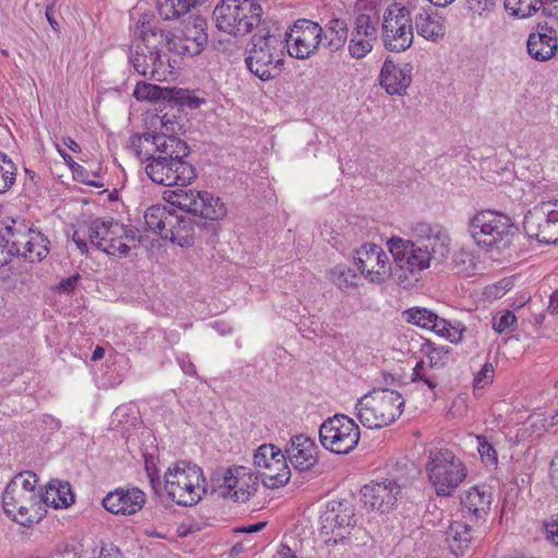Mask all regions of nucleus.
<instances>
[{
  "mask_svg": "<svg viewBox=\"0 0 558 558\" xmlns=\"http://www.w3.org/2000/svg\"><path fill=\"white\" fill-rule=\"evenodd\" d=\"M550 475L554 486L558 489V453L551 461L550 464Z\"/></svg>",
  "mask_w": 558,
  "mask_h": 558,
  "instance_id": "60",
  "label": "nucleus"
},
{
  "mask_svg": "<svg viewBox=\"0 0 558 558\" xmlns=\"http://www.w3.org/2000/svg\"><path fill=\"white\" fill-rule=\"evenodd\" d=\"M266 526V522H257L255 524H248V525H243V526H239V527H235L233 530L234 533H256V532H259L262 531L264 527Z\"/></svg>",
  "mask_w": 558,
  "mask_h": 558,
  "instance_id": "57",
  "label": "nucleus"
},
{
  "mask_svg": "<svg viewBox=\"0 0 558 558\" xmlns=\"http://www.w3.org/2000/svg\"><path fill=\"white\" fill-rule=\"evenodd\" d=\"M505 9L513 16L526 19L542 7H539V0H505Z\"/></svg>",
  "mask_w": 558,
  "mask_h": 558,
  "instance_id": "42",
  "label": "nucleus"
},
{
  "mask_svg": "<svg viewBox=\"0 0 558 558\" xmlns=\"http://www.w3.org/2000/svg\"><path fill=\"white\" fill-rule=\"evenodd\" d=\"M12 257H13L12 252H10V248L8 247L7 243L4 242V239L0 234V267L9 264L11 262Z\"/></svg>",
  "mask_w": 558,
  "mask_h": 558,
  "instance_id": "56",
  "label": "nucleus"
},
{
  "mask_svg": "<svg viewBox=\"0 0 558 558\" xmlns=\"http://www.w3.org/2000/svg\"><path fill=\"white\" fill-rule=\"evenodd\" d=\"M548 308L558 313V290L551 294Z\"/></svg>",
  "mask_w": 558,
  "mask_h": 558,
  "instance_id": "63",
  "label": "nucleus"
},
{
  "mask_svg": "<svg viewBox=\"0 0 558 558\" xmlns=\"http://www.w3.org/2000/svg\"><path fill=\"white\" fill-rule=\"evenodd\" d=\"M475 268L473 255L461 248L451 258V269L457 274L470 275Z\"/></svg>",
  "mask_w": 558,
  "mask_h": 558,
  "instance_id": "44",
  "label": "nucleus"
},
{
  "mask_svg": "<svg viewBox=\"0 0 558 558\" xmlns=\"http://www.w3.org/2000/svg\"><path fill=\"white\" fill-rule=\"evenodd\" d=\"M257 475L267 488L275 489L284 486L291 477L286 456L280 452L274 461H270V464L266 465L265 470H259Z\"/></svg>",
  "mask_w": 558,
  "mask_h": 558,
  "instance_id": "30",
  "label": "nucleus"
},
{
  "mask_svg": "<svg viewBox=\"0 0 558 558\" xmlns=\"http://www.w3.org/2000/svg\"><path fill=\"white\" fill-rule=\"evenodd\" d=\"M353 518V511L350 507L342 502H332L319 518L320 534L330 541L335 536L333 542L345 537L349 534V527Z\"/></svg>",
  "mask_w": 558,
  "mask_h": 558,
  "instance_id": "23",
  "label": "nucleus"
},
{
  "mask_svg": "<svg viewBox=\"0 0 558 558\" xmlns=\"http://www.w3.org/2000/svg\"><path fill=\"white\" fill-rule=\"evenodd\" d=\"M409 484V480L400 477L398 480L386 478L381 482H372L361 489L362 500L372 510L381 513L389 512L396 505L402 494V488Z\"/></svg>",
  "mask_w": 558,
  "mask_h": 558,
  "instance_id": "18",
  "label": "nucleus"
},
{
  "mask_svg": "<svg viewBox=\"0 0 558 558\" xmlns=\"http://www.w3.org/2000/svg\"><path fill=\"white\" fill-rule=\"evenodd\" d=\"M389 253L392 255L395 267L392 277L398 282H404L410 275H418L430 267L434 262L427 246H421L410 239L392 236L386 243Z\"/></svg>",
  "mask_w": 558,
  "mask_h": 558,
  "instance_id": "12",
  "label": "nucleus"
},
{
  "mask_svg": "<svg viewBox=\"0 0 558 558\" xmlns=\"http://www.w3.org/2000/svg\"><path fill=\"white\" fill-rule=\"evenodd\" d=\"M88 226H81L77 230L74 231L72 235V240L75 243L76 247L80 250L82 254L87 253V242L86 238H88L87 231Z\"/></svg>",
  "mask_w": 558,
  "mask_h": 558,
  "instance_id": "52",
  "label": "nucleus"
},
{
  "mask_svg": "<svg viewBox=\"0 0 558 558\" xmlns=\"http://www.w3.org/2000/svg\"><path fill=\"white\" fill-rule=\"evenodd\" d=\"M88 240L108 255L125 257L138 241L137 230L112 218L94 219L87 228Z\"/></svg>",
  "mask_w": 558,
  "mask_h": 558,
  "instance_id": "9",
  "label": "nucleus"
},
{
  "mask_svg": "<svg viewBox=\"0 0 558 558\" xmlns=\"http://www.w3.org/2000/svg\"><path fill=\"white\" fill-rule=\"evenodd\" d=\"M476 438L478 445L477 449L482 460L490 465L497 464L498 458L496 449L487 441L485 436H477Z\"/></svg>",
  "mask_w": 558,
  "mask_h": 558,
  "instance_id": "49",
  "label": "nucleus"
},
{
  "mask_svg": "<svg viewBox=\"0 0 558 558\" xmlns=\"http://www.w3.org/2000/svg\"><path fill=\"white\" fill-rule=\"evenodd\" d=\"M207 22L201 16H190L180 34L166 31L165 46L168 50L183 56L199 54L208 43Z\"/></svg>",
  "mask_w": 558,
  "mask_h": 558,
  "instance_id": "15",
  "label": "nucleus"
},
{
  "mask_svg": "<svg viewBox=\"0 0 558 558\" xmlns=\"http://www.w3.org/2000/svg\"><path fill=\"white\" fill-rule=\"evenodd\" d=\"M58 151L60 153V155L62 156V158L64 159V161L72 168H77V169H82V167L80 165H77L73 159L72 157L66 154L64 150L60 149L58 147Z\"/></svg>",
  "mask_w": 558,
  "mask_h": 558,
  "instance_id": "62",
  "label": "nucleus"
},
{
  "mask_svg": "<svg viewBox=\"0 0 558 558\" xmlns=\"http://www.w3.org/2000/svg\"><path fill=\"white\" fill-rule=\"evenodd\" d=\"M287 48L291 57L306 59L323 46V27L311 20H298L286 34Z\"/></svg>",
  "mask_w": 558,
  "mask_h": 558,
  "instance_id": "17",
  "label": "nucleus"
},
{
  "mask_svg": "<svg viewBox=\"0 0 558 558\" xmlns=\"http://www.w3.org/2000/svg\"><path fill=\"white\" fill-rule=\"evenodd\" d=\"M517 322L515 315L511 311L501 312L499 315L494 316L493 318V328L498 333L506 332L509 330Z\"/></svg>",
  "mask_w": 558,
  "mask_h": 558,
  "instance_id": "48",
  "label": "nucleus"
},
{
  "mask_svg": "<svg viewBox=\"0 0 558 558\" xmlns=\"http://www.w3.org/2000/svg\"><path fill=\"white\" fill-rule=\"evenodd\" d=\"M404 402L403 397L393 389L375 388L359 400V421L371 429L385 427L401 415Z\"/></svg>",
  "mask_w": 558,
  "mask_h": 558,
  "instance_id": "7",
  "label": "nucleus"
},
{
  "mask_svg": "<svg viewBox=\"0 0 558 558\" xmlns=\"http://www.w3.org/2000/svg\"><path fill=\"white\" fill-rule=\"evenodd\" d=\"M16 167L0 151V194L7 192L15 181Z\"/></svg>",
  "mask_w": 558,
  "mask_h": 558,
  "instance_id": "43",
  "label": "nucleus"
},
{
  "mask_svg": "<svg viewBox=\"0 0 558 558\" xmlns=\"http://www.w3.org/2000/svg\"><path fill=\"white\" fill-rule=\"evenodd\" d=\"M544 14L548 16H558V0H539Z\"/></svg>",
  "mask_w": 558,
  "mask_h": 558,
  "instance_id": "55",
  "label": "nucleus"
},
{
  "mask_svg": "<svg viewBox=\"0 0 558 558\" xmlns=\"http://www.w3.org/2000/svg\"><path fill=\"white\" fill-rule=\"evenodd\" d=\"M417 35L424 39L437 43L446 35L445 19L430 7L423 8L414 17Z\"/></svg>",
  "mask_w": 558,
  "mask_h": 558,
  "instance_id": "29",
  "label": "nucleus"
},
{
  "mask_svg": "<svg viewBox=\"0 0 558 558\" xmlns=\"http://www.w3.org/2000/svg\"><path fill=\"white\" fill-rule=\"evenodd\" d=\"M37 475L32 471L16 474L2 495L3 510L23 526L38 523L45 515L41 492L37 489Z\"/></svg>",
  "mask_w": 558,
  "mask_h": 558,
  "instance_id": "3",
  "label": "nucleus"
},
{
  "mask_svg": "<svg viewBox=\"0 0 558 558\" xmlns=\"http://www.w3.org/2000/svg\"><path fill=\"white\" fill-rule=\"evenodd\" d=\"M492 500V493L485 486H474L466 490L461 498L462 505L476 517L488 512Z\"/></svg>",
  "mask_w": 558,
  "mask_h": 558,
  "instance_id": "33",
  "label": "nucleus"
},
{
  "mask_svg": "<svg viewBox=\"0 0 558 558\" xmlns=\"http://www.w3.org/2000/svg\"><path fill=\"white\" fill-rule=\"evenodd\" d=\"M416 0H395L385 10L381 22V41L392 52L408 50L413 43V23L411 11Z\"/></svg>",
  "mask_w": 558,
  "mask_h": 558,
  "instance_id": "10",
  "label": "nucleus"
},
{
  "mask_svg": "<svg viewBox=\"0 0 558 558\" xmlns=\"http://www.w3.org/2000/svg\"><path fill=\"white\" fill-rule=\"evenodd\" d=\"M138 142L151 144L155 147L153 153H144L141 147L135 149L136 156L142 162L149 159L161 160V157L167 160L184 159L190 153L187 144L173 135L147 133L140 137Z\"/></svg>",
  "mask_w": 558,
  "mask_h": 558,
  "instance_id": "21",
  "label": "nucleus"
},
{
  "mask_svg": "<svg viewBox=\"0 0 558 558\" xmlns=\"http://www.w3.org/2000/svg\"><path fill=\"white\" fill-rule=\"evenodd\" d=\"M144 219L149 230L165 239L169 226L174 221V211L160 204L153 205L145 210Z\"/></svg>",
  "mask_w": 558,
  "mask_h": 558,
  "instance_id": "35",
  "label": "nucleus"
},
{
  "mask_svg": "<svg viewBox=\"0 0 558 558\" xmlns=\"http://www.w3.org/2000/svg\"><path fill=\"white\" fill-rule=\"evenodd\" d=\"M328 277L330 281L341 291L353 290L357 287V275L348 265L339 264L332 267Z\"/></svg>",
  "mask_w": 558,
  "mask_h": 558,
  "instance_id": "39",
  "label": "nucleus"
},
{
  "mask_svg": "<svg viewBox=\"0 0 558 558\" xmlns=\"http://www.w3.org/2000/svg\"><path fill=\"white\" fill-rule=\"evenodd\" d=\"M495 369L492 363H485L474 377V390L483 389L493 383Z\"/></svg>",
  "mask_w": 558,
  "mask_h": 558,
  "instance_id": "51",
  "label": "nucleus"
},
{
  "mask_svg": "<svg viewBox=\"0 0 558 558\" xmlns=\"http://www.w3.org/2000/svg\"><path fill=\"white\" fill-rule=\"evenodd\" d=\"M548 537L558 546V521H553L546 524Z\"/></svg>",
  "mask_w": 558,
  "mask_h": 558,
  "instance_id": "58",
  "label": "nucleus"
},
{
  "mask_svg": "<svg viewBox=\"0 0 558 558\" xmlns=\"http://www.w3.org/2000/svg\"><path fill=\"white\" fill-rule=\"evenodd\" d=\"M62 142L73 153H78L81 150L80 145L72 137H63Z\"/></svg>",
  "mask_w": 558,
  "mask_h": 558,
  "instance_id": "61",
  "label": "nucleus"
},
{
  "mask_svg": "<svg viewBox=\"0 0 558 558\" xmlns=\"http://www.w3.org/2000/svg\"><path fill=\"white\" fill-rule=\"evenodd\" d=\"M424 347L427 349L426 353L429 360V367H439L445 364V360L449 353L448 349H445L444 347L434 348L429 341Z\"/></svg>",
  "mask_w": 558,
  "mask_h": 558,
  "instance_id": "50",
  "label": "nucleus"
},
{
  "mask_svg": "<svg viewBox=\"0 0 558 558\" xmlns=\"http://www.w3.org/2000/svg\"><path fill=\"white\" fill-rule=\"evenodd\" d=\"M157 8L166 21L178 20L190 11L186 0H158Z\"/></svg>",
  "mask_w": 558,
  "mask_h": 558,
  "instance_id": "41",
  "label": "nucleus"
},
{
  "mask_svg": "<svg viewBox=\"0 0 558 558\" xmlns=\"http://www.w3.org/2000/svg\"><path fill=\"white\" fill-rule=\"evenodd\" d=\"M349 36L348 24L343 19H330L323 28V47L329 51L340 50Z\"/></svg>",
  "mask_w": 558,
  "mask_h": 558,
  "instance_id": "32",
  "label": "nucleus"
},
{
  "mask_svg": "<svg viewBox=\"0 0 558 558\" xmlns=\"http://www.w3.org/2000/svg\"><path fill=\"white\" fill-rule=\"evenodd\" d=\"M80 279H81V276L78 274H75L66 279L61 280L58 286V289L61 292L70 293L74 290V288L76 287Z\"/></svg>",
  "mask_w": 558,
  "mask_h": 558,
  "instance_id": "54",
  "label": "nucleus"
},
{
  "mask_svg": "<svg viewBox=\"0 0 558 558\" xmlns=\"http://www.w3.org/2000/svg\"><path fill=\"white\" fill-rule=\"evenodd\" d=\"M43 507L51 506L54 509L68 508L74 502V494L69 482L52 480L41 494Z\"/></svg>",
  "mask_w": 558,
  "mask_h": 558,
  "instance_id": "31",
  "label": "nucleus"
},
{
  "mask_svg": "<svg viewBox=\"0 0 558 558\" xmlns=\"http://www.w3.org/2000/svg\"><path fill=\"white\" fill-rule=\"evenodd\" d=\"M25 243L15 256H22L25 260L35 263L43 260L49 254V240L39 231L31 232Z\"/></svg>",
  "mask_w": 558,
  "mask_h": 558,
  "instance_id": "37",
  "label": "nucleus"
},
{
  "mask_svg": "<svg viewBox=\"0 0 558 558\" xmlns=\"http://www.w3.org/2000/svg\"><path fill=\"white\" fill-rule=\"evenodd\" d=\"M413 243L427 246V251L432 253L434 263L441 264L449 254V238L439 227L432 226L426 222H417L412 229Z\"/></svg>",
  "mask_w": 558,
  "mask_h": 558,
  "instance_id": "22",
  "label": "nucleus"
},
{
  "mask_svg": "<svg viewBox=\"0 0 558 558\" xmlns=\"http://www.w3.org/2000/svg\"><path fill=\"white\" fill-rule=\"evenodd\" d=\"M33 231L32 227H29L24 219H11L10 222L5 225L2 238L13 256L26 244L25 242L28 239V234Z\"/></svg>",
  "mask_w": 558,
  "mask_h": 558,
  "instance_id": "36",
  "label": "nucleus"
},
{
  "mask_svg": "<svg viewBox=\"0 0 558 558\" xmlns=\"http://www.w3.org/2000/svg\"><path fill=\"white\" fill-rule=\"evenodd\" d=\"M169 226L166 238L178 243L180 246H190L194 239L193 220L186 216H179L174 213V221Z\"/></svg>",
  "mask_w": 558,
  "mask_h": 558,
  "instance_id": "38",
  "label": "nucleus"
},
{
  "mask_svg": "<svg viewBox=\"0 0 558 558\" xmlns=\"http://www.w3.org/2000/svg\"><path fill=\"white\" fill-rule=\"evenodd\" d=\"M274 558H296V556L289 546L280 545Z\"/></svg>",
  "mask_w": 558,
  "mask_h": 558,
  "instance_id": "59",
  "label": "nucleus"
},
{
  "mask_svg": "<svg viewBox=\"0 0 558 558\" xmlns=\"http://www.w3.org/2000/svg\"><path fill=\"white\" fill-rule=\"evenodd\" d=\"M527 53L536 61L551 59L558 48L557 32L554 27L545 24H537L536 31L531 33L526 43Z\"/></svg>",
  "mask_w": 558,
  "mask_h": 558,
  "instance_id": "27",
  "label": "nucleus"
},
{
  "mask_svg": "<svg viewBox=\"0 0 558 558\" xmlns=\"http://www.w3.org/2000/svg\"><path fill=\"white\" fill-rule=\"evenodd\" d=\"M258 475L253 469L244 465H232L217 476L219 496L233 501L248 500L258 488Z\"/></svg>",
  "mask_w": 558,
  "mask_h": 558,
  "instance_id": "14",
  "label": "nucleus"
},
{
  "mask_svg": "<svg viewBox=\"0 0 558 558\" xmlns=\"http://www.w3.org/2000/svg\"><path fill=\"white\" fill-rule=\"evenodd\" d=\"M135 40L131 45L129 60L134 70L149 80L162 82L173 74L168 53L162 51L166 31L149 22H137Z\"/></svg>",
  "mask_w": 558,
  "mask_h": 558,
  "instance_id": "2",
  "label": "nucleus"
},
{
  "mask_svg": "<svg viewBox=\"0 0 558 558\" xmlns=\"http://www.w3.org/2000/svg\"><path fill=\"white\" fill-rule=\"evenodd\" d=\"M319 440L327 450L345 454L356 447L360 440V428L349 416L336 414L320 425Z\"/></svg>",
  "mask_w": 558,
  "mask_h": 558,
  "instance_id": "13",
  "label": "nucleus"
},
{
  "mask_svg": "<svg viewBox=\"0 0 558 558\" xmlns=\"http://www.w3.org/2000/svg\"><path fill=\"white\" fill-rule=\"evenodd\" d=\"M429 330L436 335L450 340L452 343H458L462 339L464 328L460 323L452 325L450 322L440 318L436 315V320L429 325Z\"/></svg>",
  "mask_w": 558,
  "mask_h": 558,
  "instance_id": "40",
  "label": "nucleus"
},
{
  "mask_svg": "<svg viewBox=\"0 0 558 558\" xmlns=\"http://www.w3.org/2000/svg\"><path fill=\"white\" fill-rule=\"evenodd\" d=\"M354 264L373 283H381L387 277H392V267L387 254L374 243L363 244L355 251Z\"/></svg>",
  "mask_w": 558,
  "mask_h": 558,
  "instance_id": "19",
  "label": "nucleus"
},
{
  "mask_svg": "<svg viewBox=\"0 0 558 558\" xmlns=\"http://www.w3.org/2000/svg\"><path fill=\"white\" fill-rule=\"evenodd\" d=\"M146 173L155 183L180 187L170 191L168 202L181 210L204 219L218 220L226 216L227 209L220 198L209 192L184 189L196 178V171L184 159L167 160L165 157L146 161Z\"/></svg>",
  "mask_w": 558,
  "mask_h": 558,
  "instance_id": "1",
  "label": "nucleus"
},
{
  "mask_svg": "<svg viewBox=\"0 0 558 558\" xmlns=\"http://www.w3.org/2000/svg\"><path fill=\"white\" fill-rule=\"evenodd\" d=\"M426 472L438 496H450L468 475L464 463L448 449L430 452Z\"/></svg>",
  "mask_w": 558,
  "mask_h": 558,
  "instance_id": "11",
  "label": "nucleus"
},
{
  "mask_svg": "<svg viewBox=\"0 0 558 558\" xmlns=\"http://www.w3.org/2000/svg\"><path fill=\"white\" fill-rule=\"evenodd\" d=\"M263 9L255 0H221L215 7L216 27L232 36H245L262 21Z\"/></svg>",
  "mask_w": 558,
  "mask_h": 558,
  "instance_id": "8",
  "label": "nucleus"
},
{
  "mask_svg": "<svg viewBox=\"0 0 558 558\" xmlns=\"http://www.w3.org/2000/svg\"><path fill=\"white\" fill-rule=\"evenodd\" d=\"M404 315L409 323L425 329H429V325L436 320V314L427 308H410L404 312Z\"/></svg>",
  "mask_w": 558,
  "mask_h": 558,
  "instance_id": "46",
  "label": "nucleus"
},
{
  "mask_svg": "<svg viewBox=\"0 0 558 558\" xmlns=\"http://www.w3.org/2000/svg\"><path fill=\"white\" fill-rule=\"evenodd\" d=\"M474 242L486 251L502 252L509 248L517 234L512 219L496 210H481L469 223Z\"/></svg>",
  "mask_w": 558,
  "mask_h": 558,
  "instance_id": "5",
  "label": "nucleus"
},
{
  "mask_svg": "<svg viewBox=\"0 0 558 558\" xmlns=\"http://www.w3.org/2000/svg\"><path fill=\"white\" fill-rule=\"evenodd\" d=\"M281 452L276 446L265 444L258 447L254 454V466L259 470H265L270 461H274L276 457Z\"/></svg>",
  "mask_w": 558,
  "mask_h": 558,
  "instance_id": "45",
  "label": "nucleus"
},
{
  "mask_svg": "<svg viewBox=\"0 0 558 558\" xmlns=\"http://www.w3.org/2000/svg\"><path fill=\"white\" fill-rule=\"evenodd\" d=\"M99 558H123V556L118 546L108 543L101 546Z\"/></svg>",
  "mask_w": 558,
  "mask_h": 558,
  "instance_id": "53",
  "label": "nucleus"
},
{
  "mask_svg": "<svg viewBox=\"0 0 558 558\" xmlns=\"http://www.w3.org/2000/svg\"><path fill=\"white\" fill-rule=\"evenodd\" d=\"M284 39L278 33L262 29L255 34L246 50L245 63L252 74L262 81L279 76L284 61Z\"/></svg>",
  "mask_w": 558,
  "mask_h": 558,
  "instance_id": "4",
  "label": "nucleus"
},
{
  "mask_svg": "<svg viewBox=\"0 0 558 558\" xmlns=\"http://www.w3.org/2000/svg\"><path fill=\"white\" fill-rule=\"evenodd\" d=\"M553 209H554L553 217L555 218V225H556V229H557L556 240L558 243V201L553 202Z\"/></svg>",
  "mask_w": 558,
  "mask_h": 558,
  "instance_id": "64",
  "label": "nucleus"
},
{
  "mask_svg": "<svg viewBox=\"0 0 558 558\" xmlns=\"http://www.w3.org/2000/svg\"><path fill=\"white\" fill-rule=\"evenodd\" d=\"M137 100H163L190 108L198 107V99L192 98L186 90L170 87H160L150 83H137L133 92Z\"/></svg>",
  "mask_w": 558,
  "mask_h": 558,
  "instance_id": "25",
  "label": "nucleus"
},
{
  "mask_svg": "<svg viewBox=\"0 0 558 558\" xmlns=\"http://www.w3.org/2000/svg\"><path fill=\"white\" fill-rule=\"evenodd\" d=\"M286 453L290 463L300 472L308 471L317 462V446L304 435L293 437L286 448Z\"/></svg>",
  "mask_w": 558,
  "mask_h": 558,
  "instance_id": "28",
  "label": "nucleus"
},
{
  "mask_svg": "<svg viewBox=\"0 0 558 558\" xmlns=\"http://www.w3.org/2000/svg\"><path fill=\"white\" fill-rule=\"evenodd\" d=\"M145 494L137 487L117 488L102 499L104 508L113 513L130 515L138 512L145 504Z\"/></svg>",
  "mask_w": 558,
  "mask_h": 558,
  "instance_id": "26",
  "label": "nucleus"
},
{
  "mask_svg": "<svg viewBox=\"0 0 558 558\" xmlns=\"http://www.w3.org/2000/svg\"><path fill=\"white\" fill-rule=\"evenodd\" d=\"M473 539L472 529L462 521H454L446 532V541L452 554L463 555Z\"/></svg>",
  "mask_w": 558,
  "mask_h": 558,
  "instance_id": "34",
  "label": "nucleus"
},
{
  "mask_svg": "<svg viewBox=\"0 0 558 558\" xmlns=\"http://www.w3.org/2000/svg\"><path fill=\"white\" fill-rule=\"evenodd\" d=\"M413 65L409 62L395 63L386 59L380 70L379 84L389 95L402 96L412 83Z\"/></svg>",
  "mask_w": 558,
  "mask_h": 558,
  "instance_id": "24",
  "label": "nucleus"
},
{
  "mask_svg": "<svg viewBox=\"0 0 558 558\" xmlns=\"http://www.w3.org/2000/svg\"><path fill=\"white\" fill-rule=\"evenodd\" d=\"M553 215V202H542L530 209L523 221V229L526 235L541 243H557V229Z\"/></svg>",
  "mask_w": 558,
  "mask_h": 558,
  "instance_id": "20",
  "label": "nucleus"
},
{
  "mask_svg": "<svg viewBox=\"0 0 558 558\" xmlns=\"http://www.w3.org/2000/svg\"><path fill=\"white\" fill-rule=\"evenodd\" d=\"M371 1V7L360 12L353 22V28L348 45L349 53L354 59L367 56L378 40L379 14Z\"/></svg>",
  "mask_w": 558,
  "mask_h": 558,
  "instance_id": "16",
  "label": "nucleus"
},
{
  "mask_svg": "<svg viewBox=\"0 0 558 558\" xmlns=\"http://www.w3.org/2000/svg\"><path fill=\"white\" fill-rule=\"evenodd\" d=\"M206 485L203 470L185 461L174 463L163 475V488L168 497L179 506L198 504L206 493Z\"/></svg>",
  "mask_w": 558,
  "mask_h": 558,
  "instance_id": "6",
  "label": "nucleus"
},
{
  "mask_svg": "<svg viewBox=\"0 0 558 558\" xmlns=\"http://www.w3.org/2000/svg\"><path fill=\"white\" fill-rule=\"evenodd\" d=\"M433 367L426 365L424 361L416 363L412 373L413 381H423L430 390H434L437 386L436 377L430 373Z\"/></svg>",
  "mask_w": 558,
  "mask_h": 558,
  "instance_id": "47",
  "label": "nucleus"
}]
</instances>
